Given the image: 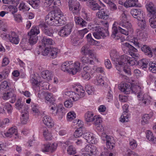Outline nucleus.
<instances>
[{"label":"nucleus","mask_w":156,"mask_h":156,"mask_svg":"<svg viewBox=\"0 0 156 156\" xmlns=\"http://www.w3.org/2000/svg\"><path fill=\"white\" fill-rule=\"evenodd\" d=\"M117 22L119 26L117 27H112V33L111 35L112 38L115 40H118L120 38V37L117 35L118 31L126 35H128L129 32H133V29L132 28L131 25L127 20V16L124 12H122L121 15V19Z\"/></svg>","instance_id":"obj_1"},{"label":"nucleus","mask_w":156,"mask_h":156,"mask_svg":"<svg viewBox=\"0 0 156 156\" xmlns=\"http://www.w3.org/2000/svg\"><path fill=\"white\" fill-rule=\"evenodd\" d=\"M63 17L61 14L56 12L50 13L47 15L45 17V22L50 25L59 26L62 23Z\"/></svg>","instance_id":"obj_2"},{"label":"nucleus","mask_w":156,"mask_h":156,"mask_svg":"<svg viewBox=\"0 0 156 156\" xmlns=\"http://www.w3.org/2000/svg\"><path fill=\"white\" fill-rule=\"evenodd\" d=\"M136 60L133 58H131L126 55H123L121 56L119 59L115 63V66L117 69L119 70V67L124 66H133L135 64Z\"/></svg>","instance_id":"obj_3"},{"label":"nucleus","mask_w":156,"mask_h":156,"mask_svg":"<svg viewBox=\"0 0 156 156\" xmlns=\"http://www.w3.org/2000/svg\"><path fill=\"white\" fill-rule=\"evenodd\" d=\"M44 24V23H42L40 24L38 27H33L30 31L28 33L29 42L30 44L33 45L37 43L38 40V37L37 35L40 33L39 27H42Z\"/></svg>","instance_id":"obj_4"},{"label":"nucleus","mask_w":156,"mask_h":156,"mask_svg":"<svg viewBox=\"0 0 156 156\" xmlns=\"http://www.w3.org/2000/svg\"><path fill=\"white\" fill-rule=\"evenodd\" d=\"M146 7L147 10L150 12L151 18L149 20V22L151 23L152 26L154 27L155 26L153 25L156 26V9L151 2L147 4Z\"/></svg>","instance_id":"obj_5"},{"label":"nucleus","mask_w":156,"mask_h":156,"mask_svg":"<svg viewBox=\"0 0 156 156\" xmlns=\"http://www.w3.org/2000/svg\"><path fill=\"white\" fill-rule=\"evenodd\" d=\"M119 89L122 92L125 94H129L131 91L132 92L136 93L137 91L135 90V89L136 88L138 90H140V88L139 86H136L135 87H133L131 89V86L128 84L126 83H123L120 84L119 86Z\"/></svg>","instance_id":"obj_6"},{"label":"nucleus","mask_w":156,"mask_h":156,"mask_svg":"<svg viewBox=\"0 0 156 156\" xmlns=\"http://www.w3.org/2000/svg\"><path fill=\"white\" fill-rule=\"evenodd\" d=\"M69 10L74 15H78L81 9V6L78 2H74L72 0H68Z\"/></svg>","instance_id":"obj_7"},{"label":"nucleus","mask_w":156,"mask_h":156,"mask_svg":"<svg viewBox=\"0 0 156 156\" xmlns=\"http://www.w3.org/2000/svg\"><path fill=\"white\" fill-rule=\"evenodd\" d=\"M69 10L74 15H78L81 9V6L78 2H74L72 0H68Z\"/></svg>","instance_id":"obj_8"},{"label":"nucleus","mask_w":156,"mask_h":156,"mask_svg":"<svg viewBox=\"0 0 156 156\" xmlns=\"http://www.w3.org/2000/svg\"><path fill=\"white\" fill-rule=\"evenodd\" d=\"M81 53L84 55H89L92 58H94L98 62L95 55V53L93 52V51L89 49V46L88 45H85L83 46L81 49Z\"/></svg>","instance_id":"obj_9"},{"label":"nucleus","mask_w":156,"mask_h":156,"mask_svg":"<svg viewBox=\"0 0 156 156\" xmlns=\"http://www.w3.org/2000/svg\"><path fill=\"white\" fill-rule=\"evenodd\" d=\"M72 28V26L71 24H67L62 27L58 34L61 37H66L70 34Z\"/></svg>","instance_id":"obj_10"},{"label":"nucleus","mask_w":156,"mask_h":156,"mask_svg":"<svg viewBox=\"0 0 156 156\" xmlns=\"http://www.w3.org/2000/svg\"><path fill=\"white\" fill-rule=\"evenodd\" d=\"M94 32L93 33V35L94 37L98 39H100L101 37L104 38L105 33L103 30L104 31V29L100 26H96L93 28Z\"/></svg>","instance_id":"obj_11"},{"label":"nucleus","mask_w":156,"mask_h":156,"mask_svg":"<svg viewBox=\"0 0 156 156\" xmlns=\"http://www.w3.org/2000/svg\"><path fill=\"white\" fill-rule=\"evenodd\" d=\"M75 90L77 93V94L75 93V95H73V99L75 101L78 100L81 97H83L85 93V90L82 86H80L78 88H76Z\"/></svg>","instance_id":"obj_12"},{"label":"nucleus","mask_w":156,"mask_h":156,"mask_svg":"<svg viewBox=\"0 0 156 156\" xmlns=\"http://www.w3.org/2000/svg\"><path fill=\"white\" fill-rule=\"evenodd\" d=\"M130 13L131 15L137 20H141L143 19L144 15L143 12L140 9H132Z\"/></svg>","instance_id":"obj_13"},{"label":"nucleus","mask_w":156,"mask_h":156,"mask_svg":"<svg viewBox=\"0 0 156 156\" xmlns=\"http://www.w3.org/2000/svg\"><path fill=\"white\" fill-rule=\"evenodd\" d=\"M96 16L99 19L106 20L109 17V14L106 9H101L97 13Z\"/></svg>","instance_id":"obj_14"},{"label":"nucleus","mask_w":156,"mask_h":156,"mask_svg":"<svg viewBox=\"0 0 156 156\" xmlns=\"http://www.w3.org/2000/svg\"><path fill=\"white\" fill-rule=\"evenodd\" d=\"M57 146V144L55 143L44 145V147L42 149V151L43 152H49L53 153L56 150Z\"/></svg>","instance_id":"obj_15"},{"label":"nucleus","mask_w":156,"mask_h":156,"mask_svg":"<svg viewBox=\"0 0 156 156\" xmlns=\"http://www.w3.org/2000/svg\"><path fill=\"white\" fill-rule=\"evenodd\" d=\"M2 98L4 100L11 99L10 101L12 103H13L16 100V95L12 92H7L4 94Z\"/></svg>","instance_id":"obj_16"},{"label":"nucleus","mask_w":156,"mask_h":156,"mask_svg":"<svg viewBox=\"0 0 156 156\" xmlns=\"http://www.w3.org/2000/svg\"><path fill=\"white\" fill-rule=\"evenodd\" d=\"M83 138L87 140V142L92 144L95 143V137L92 133L87 132L84 133L83 135Z\"/></svg>","instance_id":"obj_17"},{"label":"nucleus","mask_w":156,"mask_h":156,"mask_svg":"<svg viewBox=\"0 0 156 156\" xmlns=\"http://www.w3.org/2000/svg\"><path fill=\"white\" fill-rule=\"evenodd\" d=\"M71 65H73V67L71 68V74L72 75L76 74L77 72L80 71V64L79 62H76L73 63L72 61L71 62Z\"/></svg>","instance_id":"obj_18"},{"label":"nucleus","mask_w":156,"mask_h":156,"mask_svg":"<svg viewBox=\"0 0 156 156\" xmlns=\"http://www.w3.org/2000/svg\"><path fill=\"white\" fill-rule=\"evenodd\" d=\"M71 61H66L64 62L62 65L61 69L64 71H66L70 74L71 73V68L73 65L71 64Z\"/></svg>","instance_id":"obj_19"},{"label":"nucleus","mask_w":156,"mask_h":156,"mask_svg":"<svg viewBox=\"0 0 156 156\" xmlns=\"http://www.w3.org/2000/svg\"><path fill=\"white\" fill-rule=\"evenodd\" d=\"M128 108V106L127 105L125 104L123 106V109L124 110V114L121 115L120 119V121L122 122H127L128 120V117L126 113Z\"/></svg>","instance_id":"obj_20"},{"label":"nucleus","mask_w":156,"mask_h":156,"mask_svg":"<svg viewBox=\"0 0 156 156\" xmlns=\"http://www.w3.org/2000/svg\"><path fill=\"white\" fill-rule=\"evenodd\" d=\"M137 97L139 98V100L140 101V103L142 105L145 106L148 105L150 104V101L147 99H144L143 97V94L141 92L138 93Z\"/></svg>","instance_id":"obj_21"},{"label":"nucleus","mask_w":156,"mask_h":156,"mask_svg":"<svg viewBox=\"0 0 156 156\" xmlns=\"http://www.w3.org/2000/svg\"><path fill=\"white\" fill-rule=\"evenodd\" d=\"M50 110L51 113L55 115H56L60 111L62 112V110L64 109L63 108H61L60 109H58L56 104L53 103L52 105L50 106Z\"/></svg>","instance_id":"obj_22"},{"label":"nucleus","mask_w":156,"mask_h":156,"mask_svg":"<svg viewBox=\"0 0 156 156\" xmlns=\"http://www.w3.org/2000/svg\"><path fill=\"white\" fill-rule=\"evenodd\" d=\"M27 110L28 108L27 107H26L23 111H22V115L21 119L22 122L23 124L26 123L28 119V114Z\"/></svg>","instance_id":"obj_23"},{"label":"nucleus","mask_w":156,"mask_h":156,"mask_svg":"<svg viewBox=\"0 0 156 156\" xmlns=\"http://www.w3.org/2000/svg\"><path fill=\"white\" fill-rule=\"evenodd\" d=\"M43 123L48 127H52L54 126L53 122L48 116H45L43 119Z\"/></svg>","instance_id":"obj_24"},{"label":"nucleus","mask_w":156,"mask_h":156,"mask_svg":"<svg viewBox=\"0 0 156 156\" xmlns=\"http://www.w3.org/2000/svg\"><path fill=\"white\" fill-rule=\"evenodd\" d=\"M74 20L76 24L82 27H86L87 24V22L80 17L75 16Z\"/></svg>","instance_id":"obj_25"},{"label":"nucleus","mask_w":156,"mask_h":156,"mask_svg":"<svg viewBox=\"0 0 156 156\" xmlns=\"http://www.w3.org/2000/svg\"><path fill=\"white\" fill-rule=\"evenodd\" d=\"M9 40L11 43L15 44H18L20 41L18 35L15 32L11 33L10 36H9Z\"/></svg>","instance_id":"obj_26"},{"label":"nucleus","mask_w":156,"mask_h":156,"mask_svg":"<svg viewBox=\"0 0 156 156\" xmlns=\"http://www.w3.org/2000/svg\"><path fill=\"white\" fill-rule=\"evenodd\" d=\"M141 50L150 57L153 56V52L151 48L147 45H144L141 48Z\"/></svg>","instance_id":"obj_27"},{"label":"nucleus","mask_w":156,"mask_h":156,"mask_svg":"<svg viewBox=\"0 0 156 156\" xmlns=\"http://www.w3.org/2000/svg\"><path fill=\"white\" fill-rule=\"evenodd\" d=\"M41 41L42 46L44 47H48L53 44V40L51 39L47 38L45 37H43Z\"/></svg>","instance_id":"obj_28"},{"label":"nucleus","mask_w":156,"mask_h":156,"mask_svg":"<svg viewBox=\"0 0 156 156\" xmlns=\"http://www.w3.org/2000/svg\"><path fill=\"white\" fill-rule=\"evenodd\" d=\"M138 0H127L124 3V6L127 8L136 6Z\"/></svg>","instance_id":"obj_29"},{"label":"nucleus","mask_w":156,"mask_h":156,"mask_svg":"<svg viewBox=\"0 0 156 156\" xmlns=\"http://www.w3.org/2000/svg\"><path fill=\"white\" fill-rule=\"evenodd\" d=\"M85 120L87 122H92L94 121V116L93 113L91 112H88L85 115Z\"/></svg>","instance_id":"obj_30"},{"label":"nucleus","mask_w":156,"mask_h":156,"mask_svg":"<svg viewBox=\"0 0 156 156\" xmlns=\"http://www.w3.org/2000/svg\"><path fill=\"white\" fill-rule=\"evenodd\" d=\"M43 133L44 137L46 140H50L52 139V136L51 133L48 129L46 128L44 129Z\"/></svg>","instance_id":"obj_31"},{"label":"nucleus","mask_w":156,"mask_h":156,"mask_svg":"<svg viewBox=\"0 0 156 156\" xmlns=\"http://www.w3.org/2000/svg\"><path fill=\"white\" fill-rule=\"evenodd\" d=\"M41 76L44 79H46L49 81L51 80L52 76L51 73L48 70L43 71L41 73Z\"/></svg>","instance_id":"obj_32"},{"label":"nucleus","mask_w":156,"mask_h":156,"mask_svg":"<svg viewBox=\"0 0 156 156\" xmlns=\"http://www.w3.org/2000/svg\"><path fill=\"white\" fill-rule=\"evenodd\" d=\"M58 53V50L55 48L50 47L49 50V56L52 58L56 57Z\"/></svg>","instance_id":"obj_33"},{"label":"nucleus","mask_w":156,"mask_h":156,"mask_svg":"<svg viewBox=\"0 0 156 156\" xmlns=\"http://www.w3.org/2000/svg\"><path fill=\"white\" fill-rule=\"evenodd\" d=\"M110 55L112 60L115 61V62L119 59L120 57L119 53L115 50H112L111 51Z\"/></svg>","instance_id":"obj_34"},{"label":"nucleus","mask_w":156,"mask_h":156,"mask_svg":"<svg viewBox=\"0 0 156 156\" xmlns=\"http://www.w3.org/2000/svg\"><path fill=\"white\" fill-rule=\"evenodd\" d=\"M146 134V137L149 141L153 142L154 143L156 142V138L154 137L151 131L149 130H147Z\"/></svg>","instance_id":"obj_35"},{"label":"nucleus","mask_w":156,"mask_h":156,"mask_svg":"<svg viewBox=\"0 0 156 156\" xmlns=\"http://www.w3.org/2000/svg\"><path fill=\"white\" fill-rule=\"evenodd\" d=\"M88 6L90 8L94 11L100 10L101 8L100 6L96 2H91L90 4H88Z\"/></svg>","instance_id":"obj_36"},{"label":"nucleus","mask_w":156,"mask_h":156,"mask_svg":"<svg viewBox=\"0 0 156 156\" xmlns=\"http://www.w3.org/2000/svg\"><path fill=\"white\" fill-rule=\"evenodd\" d=\"M80 61L83 64L89 63L90 64L93 65L94 62L92 60L90 59L88 57L83 56L80 58Z\"/></svg>","instance_id":"obj_37"},{"label":"nucleus","mask_w":156,"mask_h":156,"mask_svg":"<svg viewBox=\"0 0 156 156\" xmlns=\"http://www.w3.org/2000/svg\"><path fill=\"white\" fill-rule=\"evenodd\" d=\"M15 106L16 108L19 110H21L23 108L24 109L26 107H27H27H24L23 105V104L21 100L20 99L17 100L15 104Z\"/></svg>","instance_id":"obj_38"},{"label":"nucleus","mask_w":156,"mask_h":156,"mask_svg":"<svg viewBox=\"0 0 156 156\" xmlns=\"http://www.w3.org/2000/svg\"><path fill=\"white\" fill-rule=\"evenodd\" d=\"M35 91H38L40 90V84L38 83L37 80L34 78H32L30 80Z\"/></svg>","instance_id":"obj_39"},{"label":"nucleus","mask_w":156,"mask_h":156,"mask_svg":"<svg viewBox=\"0 0 156 156\" xmlns=\"http://www.w3.org/2000/svg\"><path fill=\"white\" fill-rule=\"evenodd\" d=\"M152 117L151 115L148 114H145L142 117V120L141 121V123L142 125H145L148 123L149 119Z\"/></svg>","instance_id":"obj_40"},{"label":"nucleus","mask_w":156,"mask_h":156,"mask_svg":"<svg viewBox=\"0 0 156 156\" xmlns=\"http://www.w3.org/2000/svg\"><path fill=\"white\" fill-rule=\"evenodd\" d=\"M9 71L8 69H6L0 73V81L6 78L8 76Z\"/></svg>","instance_id":"obj_41"},{"label":"nucleus","mask_w":156,"mask_h":156,"mask_svg":"<svg viewBox=\"0 0 156 156\" xmlns=\"http://www.w3.org/2000/svg\"><path fill=\"white\" fill-rule=\"evenodd\" d=\"M29 3H25L23 2H21L19 6L20 10H23L25 11H28L30 9L29 6Z\"/></svg>","instance_id":"obj_42"},{"label":"nucleus","mask_w":156,"mask_h":156,"mask_svg":"<svg viewBox=\"0 0 156 156\" xmlns=\"http://www.w3.org/2000/svg\"><path fill=\"white\" fill-rule=\"evenodd\" d=\"M129 66H127V65H126V66H121L119 67V70H118L119 71H124L128 75H130L131 71L130 69L128 67Z\"/></svg>","instance_id":"obj_43"},{"label":"nucleus","mask_w":156,"mask_h":156,"mask_svg":"<svg viewBox=\"0 0 156 156\" xmlns=\"http://www.w3.org/2000/svg\"><path fill=\"white\" fill-rule=\"evenodd\" d=\"M40 2V1L38 0L29 1V5H31L34 8L37 9L39 5Z\"/></svg>","instance_id":"obj_44"},{"label":"nucleus","mask_w":156,"mask_h":156,"mask_svg":"<svg viewBox=\"0 0 156 156\" xmlns=\"http://www.w3.org/2000/svg\"><path fill=\"white\" fill-rule=\"evenodd\" d=\"M86 92L89 95L92 94L95 90L94 88L90 85H87L85 87Z\"/></svg>","instance_id":"obj_45"},{"label":"nucleus","mask_w":156,"mask_h":156,"mask_svg":"<svg viewBox=\"0 0 156 156\" xmlns=\"http://www.w3.org/2000/svg\"><path fill=\"white\" fill-rule=\"evenodd\" d=\"M67 152L69 154H74L76 153V149L73 146H69L67 148Z\"/></svg>","instance_id":"obj_46"},{"label":"nucleus","mask_w":156,"mask_h":156,"mask_svg":"<svg viewBox=\"0 0 156 156\" xmlns=\"http://www.w3.org/2000/svg\"><path fill=\"white\" fill-rule=\"evenodd\" d=\"M131 45L127 42L123 43L122 44L121 47L122 50L124 52H127L129 51Z\"/></svg>","instance_id":"obj_47"},{"label":"nucleus","mask_w":156,"mask_h":156,"mask_svg":"<svg viewBox=\"0 0 156 156\" xmlns=\"http://www.w3.org/2000/svg\"><path fill=\"white\" fill-rule=\"evenodd\" d=\"M139 38L143 41H146L147 37V34L146 32H142L139 33L138 35Z\"/></svg>","instance_id":"obj_48"},{"label":"nucleus","mask_w":156,"mask_h":156,"mask_svg":"<svg viewBox=\"0 0 156 156\" xmlns=\"http://www.w3.org/2000/svg\"><path fill=\"white\" fill-rule=\"evenodd\" d=\"M148 64V61L146 59H142L140 61V66L142 69L146 68Z\"/></svg>","instance_id":"obj_49"},{"label":"nucleus","mask_w":156,"mask_h":156,"mask_svg":"<svg viewBox=\"0 0 156 156\" xmlns=\"http://www.w3.org/2000/svg\"><path fill=\"white\" fill-rule=\"evenodd\" d=\"M82 126H81V128ZM83 134L81 128H79L78 129L76 130L74 133L73 135L75 138L80 137Z\"/></svg>","instance_id":"obj_50"},{"label":"nucleus","mask_w":156,"mask_h":156,"mask_svg":"<svg viewBox=\"0 0 156 156\" xmlns=\"http://www.w3.org/2000/svg\"><path fill=\"white\" fill-rule=\"evenodd\" d=\"M139 22L138 23V26L142 29H144L146 26V22L144 19V16L143 19L141 20H138Z\"/></svg>","instance_id":"obj_51"},{"label":"nucleus","mask_w":156,"mask_h":156,"mask_svg":"<svg viewBox=\"0 0 156 156\" xmlns=\"http://www.w3.org/2000/svg\"><path fill=\"white\" fill-rule=\"evenodd\" d=\"M94 124L96 126L98 125L102 122L101 119L100 117L98 116H94Z\"/></svg>","instance_id":"obj_52"},{"label":"nucleus","mask_w":156,"mask_h":156,"mask_svg":"<svg viewBox=\"0 0 156 156\" xmlns=\"http://www.w3.org/2000/svg\"><path fill=\"white\" fill-rule=\"evenodd\" d=\"M52 95L51 93L46 92L44 95V98L46 100L48 101H51L52 99Z\"/></svg>","instance_id":"obj_53"},{"label":"nucleus","mask_w":156,"mask_h":156,"mask_svg":"<svg viewBox=\"0 0 156 156\" xmlns=\"http://www.w3.org/2000/svg\"><path fill=\"white\" fill-rule=\"evenodd\" d=\"M67 116L69 119H73L76 118V114L73 111L70 112L67 114Z\"/></svg>","instance_id":"obj_54"},{"label":"nucleus","mask_w":156,"mask_h":156,"mask_svg":"<svg viewBox=\"0 0 156 156\" xmlns=\"http://www.w3.org/2000/svg\"><path fill=\"white\" fill-rule=\"evenodd\" d=\"M44 32L45 34L48 36H53V31L51 29H45L44 30Z\"/></svg>","instance_id":"obj_55"},{"label":"nucleus","mask_w":156,"mask_h":156,"mask_svg":"<svg viewBox=\"0 0 156 156\" xmlns=\"http://www.w3.org/2000/svg\"><path fill=\"white\" fill-rule=\"evenodd\" d=\"M88 32L87 30L85 28L79 31V35L80 36V38H82L84 36V34H86Z\"/></svg>","instance_id":"obj_56"},{"label":"nucleus","mask_w":156,"mask_h":156,"mask_svg":"<svg viewBox=\"0 0 156 156\" xmlns=\"http://www.w3.org/2000/svg\"><path fill=\"white\" fill-rule=\"evenodd\" d=\"M4 107L5 109H7L8 113H10L12 109V106L8 103H6L4 104Z\"/></svg>","instance_id":"obj_57"},{"label":"nucleus","mask_w":156,"mask_h":156,"mask_svg":"<svg viewBox=\"0 0 156 156\" xmlns=\"http://www.w3.org/2000/svg\"><path fill=\"white\" fill-rule=\"evenodd\" d=\"M149 69L153 73H156V64H152L149 65Z\"/></svg>","instance_id":"obj_58"},{"label":"nucleus","mask_w":156,"mask_h":156,"mask_svg":"<svg viewBox=\"0 0 156 156\" xmlns=\"http://www.w3.org/2000/svg\"><path fill=\"white\" fill-rule=\"evenodd\" d=\"M129 144L130 148L132 149H134L136 148L137 146V144L136 141L134 140H132L130 141L129 142Z\"/></svg>","instance_id":"obj_59"},{"label":"nucleus","mask_w":156,"mask_h":156,"mask_svg":"<svg viewBox=\"0 0 156 156\" xmlns=\"http://www.w3.org/2000/svg\"><path fill=\"white\" fill-rule=\"evenodd\" d=\"M15 20L16 21L18 22H20L22 21V18L20 14H16L14 15Z\"/></svg>","instance_id":"obj_60"},{"label":"nucleus","mask_w":156,"mask_h":156,"mask_svg":"<svg viewBox=\"0 0 156 156\" xmlns=\"http://www.w3.org/2000/svg\"><path fill=\"white\" fill-rule=\"evenodd\" d=\"M82 77L85 79L87 80H89L90 78V75L89 73H86L83 72L82 74Z\"/></svg>","instance_id":"obj_61"},{"label":"nucleus","mask_w":156,"mask_h":156,"mask_svg":"<svg viewBox=\"0 0 156 156\" xmlns=\"http://www.w3.org/2000/svg\"><path fill=\"white\" fill-rule=\"evenodd\" d=\"M32 110L35 113L38 114L40 113L38 109V107L37 106L35 105H33L32 106Z\"/></svg>","instance_id":"obj_62"},{"label":"nucleus","mask_w":156,"mask_h":156,"mask_svg":"<svg viewBox=\"0 0 156 156\" xmlns=\"http://www.w3.org/2000/svg\"><path fill=\"white\" fill-rule=\"evenodd\" d=\"M64 105L67 108H70L73 105L72 101L70 100L66 101L64 102Z\"/></svg>","instance_id":"obj_63"},{"label":"nucleus","mask_w":156,"mask_h":156,"mask_svg":"<svg viewBox=\"0 0 156 156\" xmlns=\"http://www.w3.org/2000/svg\"><path fill=\"white\" fill-rule=\"evenodd\" d=\"M9 132L12 135L13 134L15 133V135H17V129L16 127H12L9 130Z\"/></svg>","instance_id":"obj_64"}]
</instances>
